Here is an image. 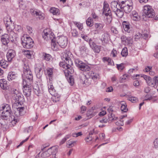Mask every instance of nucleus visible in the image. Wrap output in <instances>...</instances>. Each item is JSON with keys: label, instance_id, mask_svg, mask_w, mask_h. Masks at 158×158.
I'll list each match as a JSON object with an SVG mask.
<instances>
[{"label": "nucleus", "instance_id": "nucleus-1", "mask_svg": "<svg viewBox=\"0 0 158 158\" xmlns=\"http://www.w3.org/2000/svg\"><path fill=\"white\" fill-rule=\"evenodd\" d=\"M12 112L10 105L4 104L0 107V114L2 119L7 120L9 116L12 115Z\"/></svg>", "mask_w": 158, "mask_h": 158}, {"label": "nucleus", "instance_id": "nucleus-2", "mask_svg": "<svg viewBox=\"0 0 158 158\" xmlns=\"http://www.w3.org/2000/svg\"><path fill=\"white\" fill-rule=\"evenodd\" d=\"M23 72L22 75L23 82L25 81L27 83V85H29L33 80V75L28 65L24 64Z\"/></svg>", "mask_w": 158, "mask_h": 158}, {"label": "nucleus", "instance_id": "nucleus-3", "mask_svg": "<svg viewBox=\"0 0 158 158\" xmlns=\"http://www.w3.org/2000/svg\"><path fill=\"white\" fill-rule=\"evenodd\" d=\"M12 98L14 100L15 103L21 105L24 102L23 95L16 89H13L11 91Z\"/></svg>", "mask_w": 158, "mask_h": 158}, {"label": "nucleus", "instance_id": "nucleus-4", "mask_svg": "<svg viewBox=\"0 0 158 158\" xmlns=\"http://www.w3.org/2000/svg\"><path fill=\"white\" fill-rule=\"evenodd\" d=\"M21 44L23 47L26 48H30L33 45V41L30 37L24 35L21 39Z\"/></svg>", "mask_w": 158, "mask_h": 158}, {"label": "nucleus", "instance_id": "nucleus-5", "mask_svg": "<svg viewBox=\"0 0 158 158\" xmlns=\"http://www.w3.org/2000/svg\"><path fill=\"white\" fill-rule=\"evenodd\" d=\"M141 77H143L146 81V82L148 85L154 87H157L158 82V76L154 77L152 79H151L150 77L146 75L142 76Z\"/></svg>", "mask_w": 158, "mask_h": 158}, {"label": "nucleus", "instance_id": "nucleus-6", "mask_svg": "<svg viewBox=\"0 0 158 158\" xmlns=\"http://www.w3.org/2000/svg\"><path fill=\"white\" fill-rule=\"evenodd\" d=\"M143 12L148 18H152L155 15V12L152 7L149 5H145L143 7Z\"/></svg>", "mask_w": 158, "mask_h": 158}, {"label": "nucleus", "instance_id": "nucleus-7", "mask_svg": "<svg viewBox=\"0 0 158 158\" xmlns=\"http://www.w3.org/2000/svg\"><path fill=\"white\" fill-rule=\"evenodd\" d=\"M23 94L27 97L30 96L31 94V83L29 85H27V83L25 81L23 82Z\"/></svg>", "mask_w": 158, "mask_h": 158}, {"label": "nucleus", "instance_id": "nucleus-8", "mask_svg": "<svg viewBox=\"0 0 158 158\" xmlns=\"http://www.w3.org/2000/svg\"><path fill=\"white\" fill-rule=\"evenodd\" d=\"M42 35L44 39L47 40H50L52 41V40L55 39L53 33L50 31L48 29L44 30Z\"/></svg>", "mask_w": 158, "mask_h": 158}, {"label": "nucleus", "instance_id": "nucleus-9", "mask_svg": "<svg viewBox=\"0 0 158 158\" xmlns=\"http://www.w3.org/2000/svg\"><path fill=\"white\" fill-rule=\"evenodd\" d=\"M3 20L6 29H9L10 28L11 29H13L15 28L14 23L12 22L10 16L5 17Z\"/></svg>", "mask_w": 158, "mask_h": 158}, {"label": "nucleus", "instance_id": "nucleus-10", "mask_svg": "<svg viewBox=\"0 0 158 158\" xmlns=\"http://www.w3.org/2000/svg\"><path fill=\"white\" fill-rule=\"evenodd\" d=\"M132 2L131 0L129 2H126L125 5L123 6L122 5L121 6L125 13H129L131 11L132 9Z\"/></svg>", "mask_w": 158, "mask_h": 158}, {"label": "nucleus", "instance_id": "nucleus-11", "mask_svg": "<svg viewBox=\"0 0 158 158\" xmlns=\"http://www.w3.org/2000/svg\"><path fill=\"white\" fill-rule=\"evenodd\" d=\"M65 64L68 67V73H72L73 72V70H72V65L73 64V62L69 57H66L64 60Z\"/></svg>", "mask_w": 158, "mask_h": 158}, {"label": "nucleus", "instance_id": "nucleus-12", "mask_svg": "<svg viewBox=\"0 0 158 158\" xmlns=\"http://www.w3.org/2000/svg\"><path fill=\"white\" fill-rule=\"evenodd\" d=\"M122 41L126 45L130 46L133 43V40L131 37H127L124 35L121 37Z\"/></svg>", "mask_w": 158, "mask_h": 158}, {"label": "nucleus", "instance_id": "nucleus-13", "mask_svg": "<svg viewBox=\"0 0 158 158\" xmlns=\"http://www.w3.org/2000/svg\"><path fill=\"white\" fill-rule=\"evenodd\" d=\"M58 43L61 48H64L67 44V38L64 36L60 37L57 41Z\"/></svg>", "mask_w": 158, "mask_h": 158}, {"label": "nucleus", "instance_id": "nucleus-14", "mask_svg": "<svg viewBox=\"0 0 158 158\" xmlns=\"http://www.w3.org/2000/svg\"><path fill=\"white\" fill-rule=\"evenodd\" d=\"M6 29L8 33L7 34L9 35V38L11 39V40L12 41L16 40L17 37V35L13 31L14 29H11L10 28L9 29Z\"/></svg>", "mask_w": 158, "mask_h": 158}, {"label": "nucleus", "instance_id": "nucleus-15", "mask_svg": "<svg viewBox=\"0 0 158 158\" xmlns=\"http://www.w3.org/2000/svg\"><path fill=\"white\" fill-rule=\"evenodd\" d=\"M111 11L109 7V5L105 1L103 3V14L105 15H110Z\"/></svg>", "mask_w": 158, "mask_h": 158}, {"label": "nucleus", "instance_id": "nucleus-16", "mask_svg": "<svg viewBox=\"0 0 158 158\" xmlns=\"http://www.w3.org/2000/svg\"><path fill=\"white\" fill-rule=\"evenodd\" d=\"M15 55V51L12 49L9 50L6 54V57L8 61L10 62Z\"/></svg>", "mask_w": 158, "mask_h": 158}, {"label": "nucleus", "instance_id": "nucleus-17", "mask_svg": "<svg viewBox=\"0 0 158 158\" xmlns=\"http://www.w3.org/2000/svg\"><path fill=\"white\" fill-rule=\"evenodd\" d=\"M118 6L119 7V8L115 10V11H113V12L117 16L118 18H121L123 15L124 13L123 11V9L121 6L118 5Z\"/></svg>", "mask_w": 158, "mask_h": 158}, {"label": "nucleus", "instance_id": "nucleus-18", "mask_svg": "<svg viewBox=\"0 0 158 158\" xmlns=\"http://www.w3.org/2000/svg\"><path fill=\"white\" fill-rule=\"evenodd\" d=\"M122 24L125 31L128 33H130L132 31L131 28L130 27V23L128 22L124 21L123 22Z\"/></svg>", "mask_w": 158, "mask_h": 158}, {"label": "nucleus", "instance_id": "nucleus-19", "mask_svg": "<svg viewBox=\"0 0 158 158\" xmlns=\"http://www.w3.org/2000/svg\"><path fill=\"white\" fill-rule=\"evenodd\" d=\"M57 43H56L55 39L52 40L51 48L53 50L55 51H57L58 50L60 46Z\"/></svg>", "mask_w": 158, "mask_h": 158}, {"label": "nucleus", "instance_id": "nucleus-20", "mask_svg": "<svg viewBox=\"0 0 158 158\" xmlns=\"http://www.w3.org/2000/svg\"><path fill=\"white\" fill-rule=\"evenodd\" d=\"M9 36L7 34H5L1 38V41L4 45H6L9 42Z\"/></svg>", "mask_w": 158, "mask_h": 158}, {"label": "nucleus", "instance_id": "nucleus-21", "mask_svg": "<svg viewBox=\"0 0 158 158\" xmlns=\"http://www.w3.org/2000/svg\"><path fill=\"white\" fill-rule=\"evenodd\" d=\"M94 26L95 28L96 29V30H95V31H99L103 29L104 24V23H94Z\"/></svg>", "mask_w": 158, "mask_h": 158}, {"label": "nucleus", "instance_id": "nucleus-22", "mask_svg": "<svg viewBox=\"0 0 158 158\" xmlns=\"http://www.w3.org/2000/svg\"><path fill=\"white\" fill-rule=\"evenodd\" d=\"M0 86L3 89H7V81L5 79L0 80Z\"/></svg>", "mask_w": 158, "mask_h": 158}, {"label": "nucleus", "instance_id": "nucleus-23", "mask_svg": "<svg viewBox=\"0 0 158 158\" xmlns=\"http://www.w3.org/2000/svg\"><path fill=\"white\" fill-rule=\"evenodd\" d=\"M58 148V146L56 145L49 148V150H50L51 151V155H56V154L57 152Z\"/></svg>", "mask_w": 158, "mask_h": 158}, {"label": "nucleus", "instance_id": "nucleus-24", "mask_svg": "<svg viewBox=\"0 0 158 158\" xmlns=\"http://www.w3.org/2000/svg\"><path fill=\"white\" fill-rule=\"evenodd\" d=\"M131 19L134 20L136 21L139 20V16L137 13L135 11H133L132 12V15L131 16Z\"/></svg>", "mask_w": 158, "mask_h": 158}, {"label": "nucleus", "instance_id": "nucleus-25", "mask_svg": "<svg viewBox=\"0 0 158 158\" xmlns=\"http://www.w3.org/2000/svg\"><path fill=\"white\" fill-rule=\"evenodd\" d=\"M118 4V3L117 2L115 1L112 2L111 3V7L112 10L113 12V11H115V10L118 8H119V7L118 6H117Z\"/></svg>", "mask_w": 158, "mask_h": 158}, {"label": "nucleus", "instance_id": "nucleus-26", "mask_svg": "<svg viewBox=\"0 0 158 158\" xmlns=\"http://www.w3.org/2000/svg\"><path fill=\"white\" fill-rule=\"evenodd\" d=\"M9 61H6L4 60H2L0 61V66L4 69H6L9 64Z\"/></svg>", "mask_w": 158, "mask_h": 158}, {"label": "nucleus", "instance_id": "nucleus-27", "mask_svg": "<svg viewBox=\"0 0 158 158\" xmlns=\"http://www.w3.org/2000/svg\"><path fill=\"white\" fill-rule=\"evenodd\" d=\"M122 106L121 107V109L122 111L126 112L128 110V109L127 108V106L125 102L122 101L121 102Z\"/></svg>", "mask_w": 158, "mask_h": 158}, {"label": "nucleus", "instance_id": "nucleus-28", "mask_svg": "<svg viewBox=\"0 0 158 158\" xmlns=\"http://www.w3.org/2000/svg\"><path fill=\"white\" fill-rule=\"evenodd\" d=\"M10 117L9 120L11 124L13 126H14L17 123L18 120L17 119L15 118V117L14 115H11L9 116Z\"/></svg>", "mask_w": 158, "mask_h": 158}, {"label": "nucleus", "instance_id": "nucleus-29", "mask_svg": "<svg viewBox=\"0 0 158 158\" xmlns=\"http://www.w3.org/2000/svg\"><path fill=\"white\" fill-rule=\"evenodd\" d=\"M34 91L35 94L38 96H39L41 92V90L37 85H36L34 88Z\"/></svg>", "mask_w": 158, "mask_h": 158}, {"label": "nucleus", "instance_id": "nucleus-30", "mask_svg": "<svg viewBox=\"0 0 158 158\" xmlns=\"http://www.w3.org/2000/svg\"><path fill=\"white\" fill-rule=\"evenodd\" d=\"M48 89L49 92L52 96H55V94H54L55 92V90L54 89L53 86L51 84L48 85Z\"/></svg>", "mask_w": 158, "mask_h": 158}, {"label": "nucleus", "instance_id": "nucleus-31", "mask_svg": "<svg viewBox=\"0 0 158 158\" xmlns=\"http://www.w3.org/2000/svg\"><path fill=\"white\" fill-rule=\"evenodd\" d=\"M117 119V117L114 116V115L112 113H110L108 115V118L107 119L108 122L112 121L113 120H116Z\"/></svg>", "mask_w": 158, "mask_h": 158}, {"label": "nucleus", "instance_id": "nucleus-32", "mask_svg": "<svg viewBox=\"0 0 158 158\" xmlns=\"http://www.w3.org/2000/svg\"><path fill=\"white\" fill-rule=\"evenodd\" d=\"M24 53L27 57L28 58H30L33 54V52L32 51L27 50L24 51Z\"/></svg>", "mask_w": 158, "mask_h": 158}, {"label": "nucleus", "instance_id": "nucleus-33", "mask_svg": "<svg viewBox=\"0 0 158 158\" xmlns=\"http://www.w3.org/2000/svg\"><path fill=\"white\" fill-rule=\"evenodd\" d=\"M77 141H68L67 143L66 146L68 148H70L73 146V144L76 143Z\"/></svg>", "mask_w": 158, "mask_h": 158}, {"label": "nucleus", "instance_id": "nucleus-34", "mask_svg": "<svg viewBox=\"0 0 158 158\" xmlns=\"http://www.w3.org/2000/svg\"><path fill=\"white\" fill-rule=\"evenodd\" d=\"M87 25L89 27H91L93 25V21L91 18H89L86 21Z\"/></svg>", "mask_w": 158, "mask_h": 158}, {"label": "nucleus", "instance_id": "nucleus-35", "mask_svg": "<svg viewBox=\"0 0 158 158\" xmlns=\"http://www.w3.org/2000/svg\"><path fill=\"white\" fill-rule=\"evenodd\" d=\"M107 17L106 18V23L109 24L110 23L112 20V17L111 16V13L110 15H105Z\"/></svg>", "mask_w": 158, "mask_h": 158}, {"label": "nucleus", "instance_id": "nucleus-36", "mask_svg": "<svg viewBox=\"0 0 158 158\" xmlns=\"http://www.w3.org/2000/svg\"><path fill=\"white\" fill-rule=\"evenodd\" d=\"M59 10L56 8H52L50 9V12L54 15H57L58 14Z\"/></svg>", "mask_w": 158, "mask_h": 158}, {"label": "nucleus", "instance_id": "nucleus-37", "mask_svg": "<svg viewBox=\"0 0 158 158\" xmlns=\"http://www.w3.org/2000/svg\"><path fill=\"white\" fill-rule=\"evenodd\" d=\"M47 74L49 77H51L53 74V69L52 68H48L47 69Z\"/></svg>", "mask_w": 158, "mask_h": 158}, {"label": "nucleus", "instance_id": "nucleus-38", "mask_svg": "<svg viewBox=\"0 0 158 158\" xmlns=\"http://www.w3.org/2000/svg\"><path fill=\"white\" fill-rule=\"evenodd\" d=\"M101 48V46L96 45L92 49L95 52L99 53L100 51V49Z\"/></svg>", "mask_w": 158, "mask_h": 158}, {"label": "nucleus", "instance_id": "nucleus-39", "mask_svg": "<svg viewBox=\"0 0 158 158\" xmlns=\"http://www.w3.org/2000/svg\"><path fill=\"white\" fill-rule=\"evenodd\" d=\"M110 30L112 33L115 34H117L118 33V28L115 27L114 26L111 27Z\"/></svg>", "mask_w": 158, "mask_h": 158}, {"label": "nucleus", "instance_id": "nucleus-40", "mask_svg": "<svg viewBox=\"0 0 158 158\" xmlns=\"http://www.w3.org/2000/svg\"><path fill=\"white\" fill-rule=\"evenodd\" d=\"M128 54L127 50V48H123L121 52V55L123 56H126Z\"/></svg>", "mask_w": 158, "mask_h": 158}, {"label": "nucleus", "instance_id": "nucleus-41", "mask_svg": "<svg viewBox=\"0 0 158 158\" xmlns=\"http://www.w3.org/2000/svg\"><path fill=\"white\" fill-rule=\"evenodd\" d=\"M8 80L9 81L12 80L15 78V75L13 73H9L7 77Z\"/></svg>", "mask_w": 158, "mask_h": 158}, {"label": "nucleus", "instance_id": "nucleus-42", "mask_svg": "<svg viewBox=\"0 0 158 158\" xmlns=\"http://www.w3.org/2000/svg\"><path fill=\"white\" fill-rule=\"evenodd\" d=\"M128 75L127 74L123 75L122 76L120 77V82L121 83L124 82L125 81V80L127 79Z\"/></svg>", "mask_w": 158, "mask_h": 158}, {"label": "nucleus", "instance_id": "nucleus-43", "mask_svg": "<svg viewBox=\"0 0 158 158\" xmlns=\"http://www.w3.org/2000/svg\"><path fill=\"white\" fill-rule=\"evenodd\" d=\"M131 0H118V2L119 3V5L120 6H121L122 5L124 6V5L126 4V3L127 2H129Z\"/></svg>", "mask_w": 158, "mask_h": 158}, {"label": "nucleus", "instance_id": "nucleus-44", "mask_svg": "<svg viewBox=\"0 0 158 158\" xmlns=\"http://www.w3.org/2000/svg\"><path fill=\"white\" fill-rule=\"evenodd\" d=\"M75 63L76 66L79 68L83 63L78 59H76L75 60Z\"/></svg>", "mask_w": 158, "mask_h": 158}, {"label": "nucleus", "instance_id": "nucleus-45", "mask_svg": "<svg viewBox=\"0 0 158 158\" xmlns=\"http://www.w3.org/2000/svg\"><path fill=\"white\" fill-rule=\"evenodd\" d=\"M117 67L118 69L120 71H122L125 68L124 64L121 63L120 64H117Z\"/></svg>", "mask_w": 158, "mask_h": 158}, {"label": "nucleus", "instance_id": "nucleus-46", "mask_svg": "<svg viewBox=\"0 0 158 158\" xmlns=\"http://www.w3.org/2000/svg\"><path fill=\"white\" fill-rule=\"evenodd\" d=\"M24 107H20L17 108V110L19 113V114L22 115L23 114V111L24 110Z\"/></svg>", "mask_w": 158, "mask_h": 158}, {"label": "nucleus", "instance_id": "nucleus-47", "mask_svg": "<svg viewBox=\"0 0 158 158\" xmlns=\"http://www.w3.org/2000/svg\"><path fill=\"white\" fill-rule=\"evenodd\" d=\"M153 148L158 149V138L156 139L154 141Z\"/></svg>", "mask_w": 158, "mask_h": 158}, {"label": "nucleus", "instance_id": "nucleus-48", "mask_svg": "<svg viewBox=\"0 0 158 158\" xmlns=\"http://www.w3.org/2000/svg\"><path fill=\"white\" fill-rule=\"evenodd\" d=\"M51 58V56L50 54H45L44 55V58L47 61H49Z\"/></svg>", "mask_w": 158, "mask_h": 158}, {"label": "nucleus", "instance_id": "nucleus-49", "mask_svg": "<svg viewBox=\"0 0 158 158\" xmlns=\"http://www.w3.org/2000/svg\"><path fill=\"white\" fill-rule=\"evenodd\" d=\"M128 100L131 101V102L135 103L137 101V98L134 97H131L128 98Z\"/></svg>", "mask_w": 158, "mask_h": 158}, {"label": "nucleus", "instance_id": "nucleus-50", "mask_svg": "<svg viewBox=\"0 0 158 158\" xmlns=\"http://www.w3.org/2000/svg\"><path fill=\"white\" fill-rule=\"evenodd\" d=\"M51 150L48 149L47 151H45L43 153V155H44L45 157H48L50 155H51Z\"/></svg>", "mask_w": 158, "mask_h": 158}, {"label": "nucleus", "instance_id": "nucleus-51", "mask_svg": "<svg viewBox=\"0 0 158 158\" xmlns=\"http://www.w3.org/2000/svg\"><path fill=\"white\" fill-rule=\"evenodd\" d=\"M89 46L90 47L92 48L95 46L96 45V44L94 43V41L93 40L91 39H90L89 40Z\"/></svg>", "mask_w": 158, "mask_h": 158}, {"label": "nucleus", "instance_id": "nucleus-52", "mask_svg": "<svg viewBox=\"0 0 158 158\" xmlns=\"http://www.w3.org/2000/svg\"><path fill=\"white\" fill-rule=\"evenodd\" d=\"M59 64L60 67H62L66 69H67V70H68L67 65L65 64V61L61 62Z\"/></svg>", "mask_w": 158, "mask_h": 158}, {"label": "nucleus", "instance_id": "nucleus-53", "mask_svg": "<svg viewBox=\"0 0 158 158\" xmlns=\"http://www.w3.org/2000/svg\"><path fill=\"white\" fill-rule=\"evenodd\" d=\"M30 12L32 15H34L35 16H36L37 15H39V12L33 9H31L30 10Z\"/></svg>", "mask_w": 158, "mask_h": 158}, {"label": "nucleus", "instance_id": "nucleus-54", "mask_svg": "<svg viewBox=\"0 0 158 158\" xmlns=\"http://www.w3.org/2000/svg\"><path fill=\"white\" fill-rule=\"evenodd\" d=\"M92 140V136L90 135L87 136L86 138H85V140L87 143H89Z\"/></svg>", "mask_w": 158, "mask_h": 158}, {"label": "nucleus", "instance_id": "nucleus-55", "mask_svg": "<svg viewBox=\"0 0 158 158\" xmlns=\"http://www.w3.org/2000/svg\"><path fill=\"white\" fill-rule=\"evenodd\" d=\"M69 82L71 85H73L74 83L73 79L71 76H69L68 79Z\"/></svg>", "mask_w": 158, "mask_h": 158}, {"label": "nucleus", "instance_id": "nucleus-56", "mask_svg": "<svg viewBox=\"0 0 158 158\" xmlns=\"http://www.w3.org/2000/svg\"><path fill=\"white\" fill-rule=\"evenodd\" d=\"M72 35L74 37L77 36L78 35V33L77 31L75 29H73L72 30Z\"/></svg>", "mask_w": 158, "mask_h": 158}, {"label": "nucleus", "instance_id": "nucleus-57", "mask_svg": "<svg viewBox=\"0 0 158 158\" xmlns=\"http://www.w3.org/2000/svg\"><path fill=\"white\" fill-rule=\"evenodd\" d=\"M80 48V51L82 52H86V50H87V48L85 47V45H83L81 46Z\"/></svg>", "mask_w": 158, "mask_h": 158}, {"label": "nucleus", "instance_id": "nucleus-58", "mask_svg": "<svg viewBox=\"0 0 158 158\" xmlns=\"http://www.w3.org/2000/svg\"><path fill=\"white\" fill-rule=\"evenodd\" d=\"M81 37L84 39L85 41L87 42H89V37L86 35H81Z\"/></svg>", "mask_w": 158, "mask_h": 158}, {"label": "nucleus", "instance_id": "nucleus-59", "mask_svg": "<svg viewBox=\"0 0 158 158\" xmlns=\"http://www.w3.org/2000/svg\"><path fill=\"white\" fill-rule=\"evenodd\" d=\"M76 25L80 30H81V29L83 28V26L82 24L76 23Z\"/></svg>", "mask_w": 158, "mask_h": 158}, {"label": "nucleus", "instance_id": "nucleus-60", "mask_svg": "<svg viewBox=\"0 0 158 158\" xmlns=\"http://www.w3.org/2000/svg\"><path fill=\"white\" fill-rule=\"evenodd\" d=\"M123 120L121 119L118 120L116 123V124L117 125H120V126H123Z\"/></svg>", "mask_w": 158, "mask_h": 158}, {"label": "nucleus", "instance_id": "nucleus-61", "mask_svg": "<svg viewBox=\"0 0 158 158\" xmlns=\"http://www.w3.org/2000/svg\"><path fill=\"white\" fill-rule=\"evenodd\" d=\"M102 38L103 40H105L108 39V34L107 33H104L102 35Z\"/></svg>", "mask_w": 158, "mask_h": 158}, {"label": "nucleus", "instance_id": "nucleus-62", "mask_svg": "<svg viewBox=\"0 0 158 158\" xmlns=\"http://www.w3.org/2000/svg\"><path fill=\"white\" fill-rule=\"evenodd\" d=\"M92 16L93 18L95 19L96 20H98V17L97 15L94 13L93 12L92 14Z\"/></svg>", "mask_w": 158, "mask_h": 158}, {"label": "nucleus", "instance_id": "nucleus-63", "mask_svg": "<svg viewBox=\"0 0 158 158\" xmlns=\"http://www.w3.org/2000/svg\"><path fill=\"white\" fill-rule=\"evenodd\" d=\"M27 29L28 32L29 34H31L32 33L33 30L31 27L29 26H27Z\"/></svg>", "mask_w": 158, "mask_h": 158}, {"label": "nucleus", "instance_id": "nucleus-64", "mask_svg": "<svg viewBox=\"0 0 158 158\" xmlns=\"http://www.w3.org/2000/svg\"><path fill=\"white\" fill-rule=\"evenodd\" d=\"M107 122V119L105 117H104L102 119L100 120L99 121V122L101 123H106Z\"/></svg>", "mask_w": 158, "mask_h": 158}]
</instances>
